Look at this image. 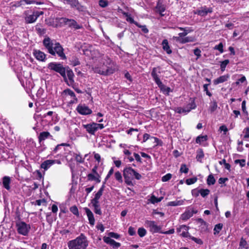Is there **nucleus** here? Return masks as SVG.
Here are the masks:
<instances>
[{"label":"nucleus","instance_id":"nucleus-13","mask_svg":"<svg viewBox=\"0 0 249 249\" xmlns=\"http://www.w3.org/2000/svg\"><path fill=\"white\" fill-rule=\"evenodd\" d=\"M76 110L79 114L82 115H90L92 112L91 109L84 104H79L76 108Z\"/></svg>","mask_w":249,"mask_h":249},{"label":"nucleus","instance_id":"nucleus-2","mask_svg":"<svg viewBox=\"0 0 249 249\" xmlns=\"http://www.w3.org/2000/svg\"><path fill=\"white\" fill-rule=\"evenodd\" d=\"M43 43L50 54L55 55L56 53L61 59H66V56L64 53V49L59 43H53L49 37L45 38Z\"/></svg>","mask_w":249,"mask_h":249},{"label":"nucleus","instance_id":"nucleus-35","mask_svg":"<svg viewBox=\"0 0 249 249\" xmlns=\"http://www.w3.org/2000/svg\"><path fill=\"white\" fill-rule=\"evenodd\" d=\"M156 8L157 10V12L159 13L161 16H164V14H163L162 13L165 10V8L163 5L160 2H158L157 4Z\"/></svg>","mask_w":249,"mask_h":249},{"label":"nucleus","instance_id":"nucleus-64","mask_svg":"<svg viewBox=\"0 0 249 249\" xmlns=\"http://www.w3.org/2000/svg\"><path fill=\"white\" fill-rule=\"evenodd\" d=\"M128 232L129 234L131 236H133L135 234L136 231L134 228L130 227L128 228Z\"/></svg>","mask_w":249,"mask_h":249},{"label":"nucleus","instance_id":"nucleus-41","mask_svg":"<svg viewBox=\"0 0 249 249\" xmlns=\"http://www.w3.org/2000/svg\"><path fill=\"white\" fill-rule=\"evenodd\" d=\"M217 108V104L216 101L214 100L210 104L209 109L211 112H213L216 110Z\"/></svg>","mask_w":249,"mask_h":249},{"label":"nucleus","instance_id":"nucleus-62","mask_svg":"<svg viewBox=\"0 0 249 249\" xmlns=\"http://www.w3.org/2000/svg\"><path fill=\"white\" fill-rule=\"evenodd\" d=\"M201 51L198 48H196L194 50V53L197 56V58H199L201 56Z\"/></svg>","mask_w":249,"mask_h":249},{"label":"nucleus","instance_id":"nucleus-1","mask_svg":"<svg viewBox=\"0 0 249 249\" xmlns=\"http://www.w3.org/2000/svg\"><path fill=\"white\" fill-rule=\"evenodd\" d=\"M94 72L103 75H108L113 73L116 66L114 63L107 56H104L100 60L99 64L92 67Z\"/></svg>","mask_w":249,"mask_h":249},{"label":"nucleus","instance_id":"nucleus-3","mask_svg":"<svg viewBox=\"0 0 249 249\" xmlns=\"http://www.w3.org/2000/svg\"><path fill=\"white\" fill-rule=\"evenodd\" d=\"M89 242L86 236L81 233L80 235L74 240L68 243L69 249H86Z\"/></svg>","mask_w":249,"mask_h":249},{"label":"nucleus","instance_id":"nucleus-4","mask_svg":"<svg viewBox=\"0 0 249 249\" xmlns=\"http://www.w3.org/2000/svg\"><path fill=\"white\" fill-rule=\"evenodd\" d=\"M123 176L125 183L128 185H132V180L135 178L140 180L142 175L132 168L129 167L125 168L123 170Z\"/></svg>","mask_w":249,"mask_h":249},{"label":"nucleus","instance_id":"nucleus-12","mask_svg":"<svg viewBox=\"0 0 249 249\" xmlns=\"http://www.w3.org/2000/svg\"><path fill=\"white\" fill-rule=\"evenodd\" d=\"M64 3L69 4L71 8H75L79 12H83L85 10L84 6L82 5L78 0H64Z\"/></svg>","mask_w":249,"mask_h":249},{"label":"nucleus","instance_id":"nucleus-61","mask_svg":"<svg viewBox=\"0 0 249 249\" xmlns=\"http://www.w3.org/2000/svg\"><path fill=\"white\" fill-rule=\"evenodd\" d=\"M149 200L150 201V202L152 203V204H156V203H158V198L157 197H156L154 195H152L150 198L149 199Z\"/></svg>","mask_w":249,"mask_h":249},{"label":"nucleus","instance_id":"nucleus-44","mask_svg":"<svg viewBox=\"0 0 249 249\" xmlns=\"http://www.w3.org/2000/svg\"><path fill=\"white\" fill-rule=\"evenodd\" d=\"M74 157L77 162L82 163L84 162L85 158H83L80 154H74Z\"/></svg>","mask_w":249,"mask_h":249},{"label":"nucleus","instance_id":"nucleus-18","mask_svg":"<svg viewBox=\"0 0 249 249\" xmlns=\"http://www.w3.org/2000/svg\"><path fill=\"white\" fill-rule=\"evenodd\" d=\"M189 227L185 225H182L179 226L177 229V232L180 233V235L184 237H187L189 234L188 232Z\"/></svg>","mask_w":249,"mask_h":249},{"label":"nucleus","instance_id":"nucleus-46","mask_svg":"<svg viewBox=\"0 0 249 249\" xmlns=\"http://www.w3.org/2000/svg\"><path fill=\"white\" fill-rule=\"evenodd\" d=\"M229 62L230 61L228 59L225 60L224 61L220 62V69L222 72L225 71L226 67Z\"/></svg>","mask_w":249,"mask_h":249},{"label":"nucleus","instance_id":"nucleus-6","mask_svg":"<svg viewBox=\"0 0 249 249\" xmlns=\"http://www.w3.org/2000/svg\"><path fill=\"white\" fill-rule=\"evenodd\" d=\"M105 187V183H104L98 191L95 194L94 197L91 200L90 203L94 208V213L99 215L102 214V211L99 204V199L103 195Z\"/></svg>","mask_w":249,"mask_h":249},{"label":"nucleus","instance_id":"nucleus-54","mask_svg":"<svg viewBox=\"0 0 249 249\" xmlns=\"http://www.w3.org/2000/svg\"><path fill=\"white\" fill-rule=\"evenodd\" d=\"M214 49L218 50L220 53H223L224 52V50L222 43L221 42L219 44L215 45L214 47Z\"/></svg>","mask_w":249,"mask_h":249},{"label":"nucleus","instance_id":"nucleus-7","mask_svg":"<svg viewBox=\"0 0 249 249\" xmlns=\"http://www.w3.org/2000/svg\"><path fill=\"white\" fill-rule=\"evenodd\" d=\"M48 68L50 70H53L59 73L66 81V69L60 63L51 62L48 64Z\"/></svg>","mask_w":249,"mask_h":249},{"label":"nucleus","instance_id":"nucleus-16","mask_svg":"<svg viewBox=\"0 0 249 249\" xmlns=\"http://www.w3.org/2000/svg\"><path fill=\"white\" fill-rule=\"evenodd\" d=\"M33 55L38 61L44 62L46 60V54L40 50H34Z\"/></svg>","mask_w":249,"mask_h":249},{"label":"nucleus","instance_id":"nucleus-25","mask_svg":"<svg viewBox=\"0 0 249 249\" xmlns=\"http://www.w3.org/2000/svg\"><path fill=\"white\" fill-rule=\"evenodd\" d=\"M55 160H47L44 161L41 164V167L45 170L49 169L53 163H55Z\"/></svg>","mask_w":249,"mask_h":249},{"label":"nucleus","instance_id":"nucleus-48","mask_svg":"<svg viewBox=\"0 0 249 249\" xmlns=\"http://www.w3.org/2000/svg\"><path fill=\"white\" fill-rule=\"evenodd\" d=\"M115 178L120 183L123 182V178L121 173L119 171L116 172L114 174Z\"/></svg>","mask_w":249,"mask_h":249},{"label":"nucleus","instance_id":"nucleus-55","mask_svg":"<svg viewBox=\"0 0 249 249\" xmlns=\"http://www.w3.org/2000/svg\"><path fill=\"white\" fill-rule=\"evenodd\" d=\"M136 25L142 29V31L144 33H148V29L147 28L146 25H141L138 23H136Z\"/></svg>","mask_w":249,"mask_h":249},{"label":"nucleus","instance_id":"nucleus-39","mask_svg":"<svg viewBox=\"0 0 249 249\" xmlns=\"http://www.w3.org/2000/svg\"><path fill=\"white\" fill-rule=\"evenodd\" d=\"M204 156V154L203 150L201 149H198L196 152V159L197 160L201 162Z\"/></svg>","mask_w":249,"mask_h":249},{"label":"nucleus","instance_id":"nucleus-9","mask_svg":"<svg viewBox=\"0 0 249 249\" xmlns=\"http://www.w3.org/2000/svg\"><path fill=\"white\" fill-rule=\"evenodd\" d=\"M144 225L152 233H160L161 230V227L158 225L154 221L146 220Z\"/></svg>","mask_w":249,"mask_h":249},{"label":"nucleus","instance_id":"nucleus-63","mask_svg":"<svg viewBox=\"0 0 249 249\" xmlns=\"http://www.w3.org/2000/svg\"><path fill=\"white\" fill-rule=\"evenodd\" d=\"M174 232H175L174 229H171L169 230V231H163L161 230L160 233L165 234H173Z\"/></svg>","mask_w":249,"mask_h":249},{"label":"nucleus","instance_id":"nucleus-19","mask_svg":"<svg viewBox=\"0 0 249 249\" xmlns=\"http://www.w3.org/2000/svg\"><path fill=\"white\" fill-rule=\"evenodd\" d=\"M84 210L88 218L89 223L90 225L93 226L95 224V219L92 212L88 208H85Z\"/></svg>","mask_w":249,"mask_h":249},{"label":"nucleus","instance_id":"nucleus-10","mask_svg":"<svg viewBox=\"0 0 249 249\" xmlns=\"http://www.w3.org/2000/svg\"><path fill=\"white\" fill-rule=\"evenodd\" d=\"M17 231L18 233L24 236H26L31 229L30 225L26 224L24 222H18L16 223Z\"/></svg>","mask_w":249,"mask_h":249},{"label":"nucleus","instance_id":"nucleus-59","mask_svg":"<svg viewBox=\"0 0 249 249\" xmlns=\"http://www.w3.org/2000/svg\"><path fill=\"white\" fill-rule=\"evenodd\" d=\"M99 4L101 7L104 8L108 5V1L107 0H100Z\"/></svg>","mask_w":249,"mask_h":249},{"label":"nucleus","instance_id":"nucleus-14","mask_svg":"<svg viewBox=\"0 0 249 249\" xmlns=\"http://www.w3.org/2000/svg\"><path fill=\"white\" fill-rule=\"evenodd\" d=\"M54 112L52 111H49L47 113L44 114L41 116V119L43 122H45L46 124L52 125V121H53Z\"/></svg>","mask_w":249,"mask_h":249},{"label":"nucleus","instance_id":"nucleus-28","mask_svg":"<svg viewBox=\"0 0 249 249\" xmlns=\"http://www.w3.org/2000/svg\"><path fill=\"white\" fill-rule=\"evenodd\" d=\"M162 45L163 49L167 53L170 54L172 53V51L170 48L167 39H164L162 41Z\"/></svg>","mask_w":249,"mask_h":249},{"label":"nucleus","instance_id":"nucleus-50","mask_svg":"<svg viewBox=\"0 0 249 249\" xmlns=\"http://www.w3.org/2000/svg\"><path fill=\"white\" fill-rule=\"evenodd\" d=\"M197 178L196 177H194L192 178H189L186 180L185 182L187 185H191L194 184L196 182Z\"/></svg>","mask_w":249,"mask_h":249},{"label":"nucleus","instance_id":"nucleus-26","mask_svg":"<svg viewBox=\"0 0 249 249\" xmlns=\"http://www.w3.org/2000/svg\"><path fill=\"white\" fill-rule=\"evenodd\" d=\"M185 199H181V200H176L173 201L168 202L167 204V206H181L184 204V201Z\"/></svg>","mask_w":249,"mask_h":249},{"label":"nucleus","instance_id":"nucleus-21","mask_svg":"<svg viewBox=\"0 0 249 249\" xmlns=\"http://www.w3.org/2000/svg\"><path fill=\"white\" fill-rule=\"evenodd\" d=\"M66 73H67V76L68 77L69 81H67V84L69 86H72L74 83V73L72 70L69 69L66 71Z\"/></svg>","mask_w":249,"mask_h":249},{"label":"nucleus","instance_id":"nucleus-47","mask_svg":"<svg viewBox=\"0 0 249 249\" xmlns=\"http://www.w3.org/2000/svg\"><path fill=\"white\" fill-rule=\"evenodd\" d=\"M210 191L208 189H199V193L200 195L202 196L203 197H205L206 196H207L210 194Z\"/></svg>","mask_w":249,"mask_h":249},{"label":"nucleus","instance_id":"nucleus-30","mask_svg":"<svg viewBox=\"0 0 249 249\" xmlns=\"http://www.w3.org/2000/svg\"><path fill=\"white\" fill-rule=\"evenodd\" d=\"M36 2L35 0H21L19 1H18L16 3V6H20L21 5H25V4H35Z\"/></svg>","mask_w":249,"mask_h":249},{"label":"nucleus","instance_id":"nucleus-15","mask_svg":"<svg viewBox=\"0 0 249 249\" xmlns=\"http://www.w3.org/2000/svg\"><path fill=\"white\" fill-rule=\"evenodd\" d=\"M103 241L106 243L112 246L113 249H118L121 246L120 243L116 242L114 240L112 239L109 237L104 236L103 237Z\"/></svg>","mask_w":249,"mask_h":249},{"label":"nucleus","instance_id":"nucleus-27","mask_svg":"<svg viewBox=\"0 0 249 249\" xmlns=\"http://www.w3.org/2000/svg\"><path fill=\"white\" fill-rule=\"evenodd\" d=\"M87 178H88V179L89 181L95 180L97 182H100V177L99 174H97V175H96L95 174H92V173L89 174L87 176Z\"/></svg>","mask_w":249,"mask_h":249},{"label":"nucleus","instance_id":"nucleus-43","mask_svg":"<svg viewBox=\"0 0 249 249\" xmlns=\"http://www.w3.org/2000/svg\"><path fill=\"white\" fill-rule=\"evenodd\" d=\"M207 184L209 185H213L215 182V178L212 174H210L207 178Z\"/></svg>","mask_w":249,"mask_h":249},{"label":"nucleus","instance_id":"nucleus-11","mask_svg":"<svg viewBox=\"0 0 249 249\" xmlns=\"http://www.w3.org/2000/svg\"><path fill=\"white\" fill-rule=\"evenodd\" d=\"M43 14L42 11H34L31 14L28 13L26 14L25 18V22L27 23H32L35 22L37 18L41 15Z\"/></svg>","mask_w":249,"mask_h":249},{"label":"nucleus","instance_id":"nucleus-60","mask_svg":"<svg viewBox=\"0 0 249 249\" xmlns=\"http://www.w3.org/2000/svg\"><path fill=\"white\" fill-rule=\"evenodd\" d=\"M235 163H239L241 167H244L245 165L246 160L244 159L242 160H235Z\"/></svg>","mask_w":249,"mask_h":249},{"label":"nucleus","instance_id":"nucleus-23","mask_svg":"<svg viewBox=\"0 0 249 249\" xmlns=\"http://www.w3.org/2000/svg\"><path fill=\"white\" fill-rule=\"evenodd\" d=\"M230 78V75L228 74H227L226 75H222L219 77L218 78L214 79L213 81V84L215 85H218L220 83H224L229 79Z\"/></svg>","mask_w":249,"mask_h":249},{"label":"nucleus","instance_id":"nucleus-29","mask_svg":"<svg viewBox=\"0 0 249 249\" xmlns=\"http://www.w3.org/2000/svg\"><path fill=\"white\" fill-rule=\"evenodd\" d=\"M10 177H7V176H5L3 178H2L3 186L7 190H9L10 189Z\"/></svg>","mask_w":249,"mask_h":249},{"label":"nucleus","instance_id":"nucleus-38","mask_svg":"<svg viewBox=\"0 0 249 249\" xmlns=\"http://www.w3.org/2000/svg\"><path fill=\"white\" fill-rule=\"evenodd\" d=\"M248 248L249 246L247 241L242 238L240 242L239 249H248Z\"/></svg>","mask_w":249,"mask_h":249},{"label":"nucleus","instance_id":"nucleus-56","mask_svg":"<svg viewBox=\"0 0 249 249\" xmlns=\"http://www.w3.org/2000/svg\"><path fill=\"white\" fill-rule=\"evenodd\" d=\"M189 171L188 168L187 167L185 164H182L180 168V172L181 173H184L187 174Z\"/></svg>","mask_w":249,"mask_h":249},{"label":"nucleus","instance_id":"nucleus-37","mask_svg":"<svg viewBox=\"0 0 249 249\" xmlns=\"http://www.w3.org/2000/svg\"><path fill=\"white\" fill-rule=\"evenodd\" d=\"M223 224L222 223H218L216 224L213 229L214 235L218 234L223 228Z\"/></svg>","mask_w":249,"mask_h":249},{"label":"nucleus","instance_id":"nucleus-57","mask_svg":"<svg viewBox=\"0 0 249 249\" xmlns=\"http://www.w3.org/2000/svg\"><path fill=\"white\" fill-rule=\"evenodd\" d=\"M171 178L172 175L171 174L168 173L165 175V176H163L162 177L161 180L163 182H165L170 180Z\"/></svg>","mask_w":249,"mask_h":249},{"label":"nucleus","instance_id":"nucleus-53","mask_svg":"<svg viewBox=\"0 0 249 249\" xmlns=\"http://www.w3.org/2000/svg\"><path fill=\"white\" fill-rule=\"evenodd\" d=\"M186 36L185 35V33L184 34L183 32L182 33H179L178 34V36H173V39L174 40H175V41H176L177 42H178V39H177V38H179L181 40V39H183L184 37H185Z\"/></svg>","mask_w":249,"mask_h":249},{"label":"nucleus","instance_id":"nucleus-40","mask_svg":"<svg viewBox=\"0 0 249 249\" xmlns=\"http://www.w3.org/2000/svg\"><path fill=\"white\" fill-rule=\"evenodd\" d=\"M207 136H198L196 140V143L201 144L207 140Z\"/></svg>","mask_w":249,"mask_h":249},{"label":"nucleus","instance_id":"nucleus-24","mask_svg":"<svg viewBox=\"0 0 249 249\" xmlns=\"http://www.w3.org/2000/svg\"><path fill=\"white\" fill-rule=\"evenodd\" d=\"M67 24L70 27H73L75 29H79L82 28V26L78 24L77 22L72 19H68Z\"/></svg>","mask_w":249,"mask_h":249},{"label":"nucleus","instance_id":"nucleus-58","mask_svg":"<svg viewBox=\"0 0 249 249\" xmlns=\"http://www.w3.org/2000/svg\"><path fill=\"white\" fill-rule=\"evenodd\" d=\"M108 236H109V237H110V238H115V239H118L120 238V235L117 233H115V232H110L108 233Z\"/></svg>","mask_w":249,"mask_h":249},{"label":"nucleus","instance_id":"nucleus-45","mask_svg":"<svg viewBox=\"0 0 249 249\" xmlns=\"http://www.w3.org/2000/svg\"><path fill=\"white\" fill-rule=\"evenodd\" d=\"M66 145V143H62L61 144L57 145L53 150L54 153H57L59 151L61 150L60 154H61V152L64 150L63 146Z\"/></svg>","mask_w":249,"mask_h":249},{"label":"nucleus","instance_id":"nucleus-33","mask_svg":"<svg viewBox=\"0 0 249 249\" xmlns=\"http://www.w3.org/2000/svg\"><path fill=\"white\" fill-rule=\"evenodd\" d=\"M62 96L63 97L67 96H70L72 98L73 97H75L76 96L75 93L73 91H72L71 89H65L61 93Z\"/></svg>","mask_w":249,"mask_h":249},{"label":"nucleus","instance_id":"nucleus-17","mask_svg":"<svg viewBox=\"0 0 249 249\" xmlns=\"http://www.w3.org/2000/svg\"><path fill=\"white\" fill-rule=\"evenodd\" d=\"M213 12L212 8H207L206 6L201 7L200 9H198L195 12L196 14H197L201 17L206 16L208 13Z\"/></svg>","mask_w":249,"mask_h":249},{"label":"nucleus","instance_id":"nucleus-36","mask_svg":"<svg viewBox=\"0 0 249 249\" xmlns=\"http://www.w3.org/2000/svg\"><path fill=\"white\" fill-rule=\"evenodd\" d=\"M243 139L248 142H249V126L246 127L243 131Z\"/></svg>","mask_w":249,"mask_h":249},{"label":"nucleus","instance_id":"nucleus-5","mask_svg":"<svg viewBox=\"0 0 249 249\" xmlns=\"http://www.w3.org/2000/svg\"><path fill=\"white\" fill-rule=\"evenodd\" d=\"M160 73V67L153 68L151 72V76L154 81L164 93L168 94L169 92L171 91V89L169 87H166L162 84L159 77V74Z\"/></svg>","mask_w":249,"mask_h":249},{"label":"nucleus","instance_id":"nucleus-49","mask_svg":"<svg viewBox=\"0 0 249 249\" xmlns=\"http://www.w3.org/2000/svg\"><path fill=\"white\" fill-rule=\"evenodd\" d=\"M138 234L141 237H142L146 235V231L143 228H140L138 230Z\"/></svg>","mask_w":249,"mask_h":249},{"label":"nucleus","instance_id":"nucleus-51","mask_svg":"<svg viewBox=\"0 0 249 249\" xmlns=\"http://www.w3.org/2000/svg\"><path fill=\"white\" fill-rule=\"evenodd\" d=\"M70 211L74 215L78 216L79 215V211L77 207L76 206H73L70 209Z\"/></svg>","mask_w":249,"mask_h":249},{"label":"nucleus","instance_id":"nucleus-22","mask_svg":"<svg viewBox=\"0 0 249 249\" xmlns=\"http://www.w3.org/2000/svg\"><path fill=\"white\" fill-rule=\"evenodd\" d=\"M68 19L66 18H57L55 19V27H61L64 25L67 24Z\"/></svg>","mask_w":249,"mask_h":249},{"label":"nucleus","instance_id":"nucleus-31","mask_svg":"<svg viewBox=\"0 0 249 249\" xmlns=\"http://www.w3.org/2000/svg\"><path fill=\"white\" fill-rule=\"evenodd\" d=\"M49 137H52L50 133L47 131L41 132L38 136V140L40 142L43 141Z\"/></svg>","mask_w":249,"mask_h":249},{"label":"nucleus","instance_id":"nucleus-42","mask_svg":"<svg viewBox=\"0 0 249 249\" xmlns=\"http://www.w3.org/2000/svg\"><path fill=\"white\" fill-rule=\"evenodd\" d=\"M177 28H178L180 31H183V33L185 34V35L187 36L189 33H190L193 31V30L190 28V27H177Z\"/></svg>","mask_w":249,"mask_h":249},{"label":"nucleus","instance_id":"nucleus-52","mask_svg":"<svg viewBox=\"0 0 249 249\" xmlns=\"http://www.w3.org/2000/svg\"><path fill=\"white\" fill-rule=\"evenodd\" d=\"M71 64L73 66H76L80 64L78 59L76 57H73L71 60Z\"/></svg>","mask_w":249,"mask_h":249},{"label":"nucleus","instance_id":"nucleus-34","mask_svg":"<svg viewBox=\"0 0 249 249\" xmlns=\"http://www.w3.org/2000/svg\"><path fill=\"white\" fill-rule=\"evenodd\" d=\"M178 40V42L181 44H185L188 42H193L195 40V38L193 36H185L183 39H180L177 38Z\"/></svg>","mask_w":249,"mask_h":249},{"label":"nucleus","instance_id":"nucleus-8","mask_svg":"<svg viewBox=\"0 0 249 249\" xmlns=\"http://www.w3.org/2000/svg\"><path fill=\"white\" fill-rule=\"evenodd\" d=\"M82 126L86 129V131L91 135H94L98 129H102L105 126L102 124L91 123L88 124H82Z\"/></svg>","mask_w":249,"mask_h":249},{"label":"nucleus","instance_id":"nucleus-20","mask_svg":"<svg viewBox=\"0 0 249 249\" xmlns=\"http://www.w3.org/2000/svg\"><path fill=\"white\" fill-rule=\"evenodd\" d=\"M196 211L193 209L186 211L181 214V218L183 220H187L193 216V214L196 213Z\"/></svg>","mask_w":249,"mask_h":249},{"label":"nucleus","instance_id":"nucleus-32","mask_svg":"<svg viewBox=\"0 0 249 249\" xmlns=\"http://www.w3.org/2000/svg\"><path fill=\"white\" fill-rule=\"evenodd\" d=\"M193 108H194V107H178L176 109V112L179 114L184 113V114H186L187 113L191 111V110Z\"/></svg>","mask_w":249,"mask_h":249}]
</instances>
